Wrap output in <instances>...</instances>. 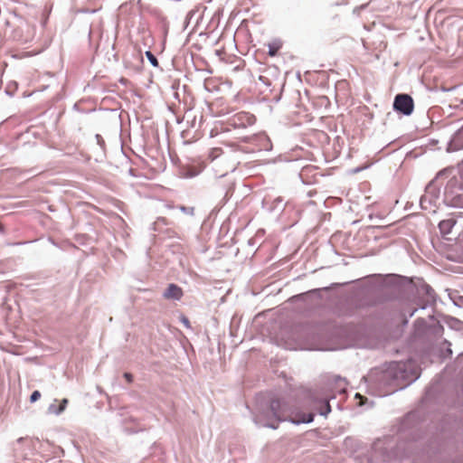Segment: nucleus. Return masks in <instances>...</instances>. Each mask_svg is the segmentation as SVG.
Returning <instances> with one entry per match:
<instances>
[{
  "label": "nucleus",
  "instance_id": "1",
  "mask_svg": "<svg viewBox=\"0 0 463 463\" xmlns=\"http://www.w3.org/2000/svg\"><path fill=\"white\" fill-rule=\"evenodd\" d=\"M420 376V369L415 361L391 362L372 369L364 380L368 392L384 397L402 390Z\"/></svg>",
  "mask_w": 463,
  "mask_h": 463
},
{
  "label": "nucleus",
  "instance_id": "2",
  "mask_svg": "<svg viewBox=\"0 0 463 463\" xmlns=\"http://www.w3.org/2000/svg\"><path fill=\"white\" fill-rule=\"evenodd\" d=\"M253 421L259 427L276 430L279 422L288 420L295 425L310 423L314 420V413H302L295 417L289 415L288 404L280 399H270L267 402H258L252 412Z\"/></svg>",
  "mask_w": 463,
  "mask_h": 463
},
{
  "label": "nucleus",
  "instance_id": "3",
  "mask_svg": "<svg viewBox=\"0 0 463 463\" xmlns=\"http://www.w3.org/2000/svg\"><path fill=\"white\" fill-rule=\"evenodd\" d=\"M242 140L248 144V146L242 148V151L246 153L270 151L272 149V143L265 133L244 137Z\"/></svg>",
  "mask_w": 463,
  "mask_h": 463
},
{
  "label": "nucleus",
  "instance_id": "4",
  "mask_svg": "<svg viewBox=\"0 0 463 463\" xmlns=\"http://www.w3.org/2000/svg\"><path fill=\"white\" fill-rule=\"evenodd\" d=\"M255 122L256 118L254 115L246 111H241L228 118L225 130L232 131L244 129L248 127L253 126Z\"/></svg>",
  "mask_w": 463,
  "mask_h": 463
},
{
  "label": "nucleus",
  "instance_id": "5",
  "mask_svg": "<svg viewBox=\"0 0 463 463\" xmlns=\"http://www.w3.org/2000/svg\"><path fill=\"white\" fill-rule=\"evenodd\" d=\"M331 325L327 323H308L301 327L307 340H320L327 337Z\"/></svg>",
  "mask_w": 463,
  "mask_h": 463
},
{
  "label": "nucleus",
  "instance_id": "6",
  "mask_svg": "<svg viewBox=\"0 0 463 463\" xmlns=\"http://www.w3.org/2000/svg\"><path fill=\"white\" fill-rule=\"evenodd\" d=\"M439 197V188L436 185V181H431L425 189V194L420 197V204L423 210H430L436 206V202Z\"/></svg>",
  "mask_w": 463,
  "mask_h": 463
},
{
  "label": "nucleus",
  "instance_id": "7",
  "mask_svg": "<svg viewBox=\"0 0 463 463\" xmlns=\"http://www.w3.org/2000/svg\"><path fill=\"white\" fill-rule=\"evenodd\" d=\"M393 109L404 116H410L414 109L413 99L408 94H397L393 100Z\"/></svg>",
  "mask_w": 463,
  "mask_h": 463
},
{
  "label": "nucleus",
  "instance_id": "8",
  "mask_svg": "<svg viewBox=\"0 0 463 463\" xmlns=\"http://www.w3.org/2000/svg\"><path fill=\"white\" fill-rule=\"evenodd\" d=\"M29 29V24L27 23H24L22 25L14 30L12 36L15 41L20 43H27L31 40Z\"/></svg>",
  "mask_w": 463,
  "mask_h": 463
},
{
  "label": "nucleus",
  "instance_id": "9",
  "mask_svg": "<svg viewBox=\"0 0 463 463\" xmlns=\"http://www.w3.org/2000/svg\"><path fill=\"white\" fill-rule=\"evenodd\" d=\"M463 148V126L452 136L448 143L447 151L454 152Z\"/></svg>",
  "mask_w": 463,
  "mask_h": 463
},
{
  "label": "nucleus",
  "instance_id": "10",
  "mask_svg": "<svg viewBox=\"0 0 463 463\" xmlns=\"http://www.w3.org/2000/svg\"><path fill=\"white\" fill-rule=\"evenodd\" d=\"M390 441H391V439H389V438H386L384 439H377L373 443V449L375 451H380L383 456L387 457L388 458H390L392 457H398L397 452H393V451L389 452L388 449L385 447V445H388Z\"/></svg>",
  "mask_w": 463,
  "mask_h": 463
},
{
  "label": "nucleus",
  "instance_id": "11",
  "mask_svg": "<svg viewBox=\"0 0 463 463\" xmlns=\"http://www.w3.org/2000/svg\"><path fill=\"white\" fill-rule=\"evenodd\" d=\"M163 296L165 298L179 300L183 297V290L175 284H169Z\"/></svg>",
  "mask_w": 463,
  "mask_h": 463
},
{
  "label": "nucleus",
  "instance_id": "12",
  "mask_svg": "<svg viewBox=\"0 0 463 463\" xmlns=\"http://www.w3.org/2000/svg\"><path fill=\"white\" fill-rule=\"evenodd\" d=\"M456 224V221L454 219H447L439 222V229L440 232L444 235L450 233L452 228Z\"/></svg>",
  "mask_w": 463,
  "mask_h": 463
},
{
  "label": "nucleus",
  "instance_id": "13",
  "mask_svg": "<svg viewBox=\"0 0 463 463\" xmlns=\"http://www.w3.org/2000/svg\"><path fill=\"white\" fill-rule=\"evenodd\" d=\"M422 289L425 291L427 296L426 304L420 307L421 309H425L429 304H433L435 302V292L433 288L429 285H424Z\"/></svg>",
  "mask_w": 463,
  "mask_h": 463
},
{
  "label": "nucleus",
  "instance_id": "14",
  "mask_svg": "<svg viewBox=\"0 0 463 463\" xmlns=\"http://www.w3.org/2000/svg\"><path fill=\"white\" fill-rule=\"evenodd\" d=\"M68 403L67 399H63L59 404V406H56L54 403L51 404L48 408L49 412L59 415L61 414L66 408V405Z\"/></svg>",
  "mask_w": 463,
  "mask_h": 463
},
{
  "label": "nucleus",
  "instance_id": "15",
  "mask_svg": "<svg viewBox=\"0 0 463 463\" xmlns=\"http://www.w3.org/2000/svg\"><path fill=\"white\" fill-rule=\"evenodd\" d=\"M428 327L427 321L424 318H417L414 322L415 332L418 334H422L426 331Z\"/></svg>",
  "mask_w": 463,
  "mask_h": 463
},
{
  "label": "nucleus",
  "instance_id": "16",
  "mask_svg": "<svg viewBox=\"0 0 463 463\" xmlns=\"http://www.w3.org/2000/svg\"><path fill=\"white\" fill-rule=\"evenodd\" d=\"M331 411V406L328 400H324L320 407L318 408V412L321 416H327L328 413Z\"/></svg>",
  "mask_w": 463,
  "mask_h": 463
},
{
  "label": "nucleus",
  "instance_id": "17",
  "mask_svg": "<svg viewBox=\"0 0 463 463\" xmlns=\"http://www.w3.org/2000/svg\"><path fill=\"white\" fill-rule=\"evenodd\" d=\"M280 47H281V43L277 41H275L271 43H269V55L275 56L278 53Z\"/></svg>",
  "mask_w": 463,
  "mask_h": 463
},
{
  "label": "nucleus",
  "instance_id": "18",
  "mask_svg": "<svg viewBox=\"0 0 463 463\" xmlns=\"http://www.w3.org/2000/svg\"><path fill=\"white\" fill-rule=\"evenodd\" d=\"M146 57L147 58L152 66L158 67V61L150 51L146 52Z\"/></svg>",
  "mask_w": 463,
  "mask_h": 463
},
{
  "label": "nucleus",
  "instance_id": "19",
  "mask_svg": "<svg viewBox=\"0 0 463 463\" xmlns=\"http://www.w3.org/2000/svg\"><path fill=\"white\" fill-rule=\"evenodd\" d=\"M41 397V392L39 391H34L32 392L31 396H30V402H35L36 401H38Z\"/></svg>",
  "mask_w": 463,
  "mask_h": 463
},
{
  "label": "nucleus",
  "instance_id": "20",
  "mask_svg": "<svg viewBox=\"0 0 463 463\" xmlns=\"http://www.w3.org/2000/svg\"><path fill=\"white\" fill-rule=\"evenodd\" d=\"M181 211L184 212L186 214L193 215L194 214V208L193 207H186V206H181Z\"/></svg>",
  "mask_w": 463,
  "mask_h": 463
},
{
  "label": "nucleus",
  "instance_id": "21",
  "mask_svg": "<svg viewBox=\"0 0 463 463\" xmlns=\"http://www.w3.org/2000/svg\"><path fill=\"white\" fill-rule=\"evenodd\" d=\"M283 203V199L281 197H277L273 201V208L277 209L279 208L280 204Z\"/></svg>",
  "mask_w": 463,
  "mask_h": 463
},
{
  "label": "nucleus",
  "instance_id": "22",
  "mask_svg": "<svg viewBox=\"0 0 463 463\" xmlns=\"http://www.w3.org/2000/svg\"><path fill=\"white\" fill-rule=\"evenodd\" d=\"M95 138L97 140V143L100 146V147H103L105 146V141L99 134H97L95 136Z\"/></svg>",
  "mask_w": 463,
  "mask_h": 463
},
{
  "label": "nucleus",
  "instance_id": "23",
  "mask_svg": "<svg viewBox=\"0 0 463 463\" xmlns=\"http://www.w3.org/2000/svg\"><path fill=\"white\" fill-rule=\"evenodd\" d=\"M124 378L128 381V383H131L133 382V375L130 373H125Z\"/></svg>",
  "mask_w": 463,
  "mask_h": 463
},
{
  "label": "nucleus",
  "instance_id": "24",
  "mask_svg": "<svg viewBox=\"0 0 463 463\" xmlns=\"http://www.w3.org/2000/svg\"><path fill=\"white\" fill-rule=\"evenodd\" d=\"M182 321H183L184 325L186 327H190V323H189V320H188V318H187V317H184L182 318Z\"/></svg>",
  "mask_w": 463,
  "mask_h": 463
},
{
  "label": "nucleus",
  "instance_id": "25",
  "mask_svg": "<svg viewBox=\"0 0 463 463\" xmlns=\"http://www.w3.org/2000/svg\"><path fill=\"white\" fill-rule=\"evenodd\" d=\"M455 183H456V181H455V180H452V179L449 181L448 185H447V186H446V188H445V194H447V193H448L449 185H453Z\"/></svg>",
  "mask_w": 463,
  "mask_h": 463
},
{
  "label": "nucleus",
  "instance_id": "26",
  "mask_svg": "<svg viewBox=\"0 0 463 463\" xmlns=\"http://www.w3.org/2000/svg\"><path fill=\"white\" fill-rule=\"evenodd\" d=\"M438 323V328L436 329V333H439V331H443V327L439 325V322Z\"/></svg>",
  "mask_w": 463,
  "mask_h": 463
},
{
  "label": "nucleus",
  "instance_id": "27",
  "mask_svg": "<svg viewBox=\"0 0 463 463\" xmlns=\"http://www.w3.org/2000/svg\"><path fill=\"white\" fill-rule=\"evenodd\" d=\"M416 311H417V308H413L411 311H410L409 312V317H411Z\"/></svg>",
  "mask_w": 463,
  "mask_h": 463
},
{
  "label": "nucleus",
  "instance_id": "28",
  "mask_svg": "<svg viewBox=\"0 0 463 463\" xmlns=\"http://www.w3.org/2000/svg\"><path fill=\"white\" fill-rule=\"evenodd\" d=\"M10 87L11 86H8V88L5 90V92H6V94L13 96V92H11L10 90H9Z\"/></svg>",
  "mask_w": 463,
  "mask_h": 463
},
{
  "label": "nucleus",
  "instance_id": "29",
  "mask_svg": "<svg viewBox=\"0 0 463 463\" xmlns=\"http://www.w3.org/2000/svg\"><path fill=\"white\" fill-rule=\"evenodd\" d=\"M444 172H445V171H440V172L438 174V175H437L436 179L439 178V177L444 174Z\"/></svg>",
  "mask_w": 463,
  "mask_h": 463
},
{
  "label": "nucleus",
  "instance_id": "30",
  "mask_svg": "<svg viewBox=\"0 0 463 463\" xmlns=\"http://www.w3.org/2000/svg\"><path fill=\"white\" fill-rule=\"evenodd\" d=\"M460 172H461V177L463 179V162H462V165H461V167H460Z\"/></svg>",
  "mask_w": 463,
  "mask_h": 463
},
{
  "label": "nucleus",
  "instance_id": "31",
  "mask_svg": "<svg viewBox=\"0 0 463 463\" xmlns=\"http://www.w3.org/2000/svg\"><path fill=\"white\" fill-rule=\"evenodd\" d=\"M447 353H448L449 354H452L451 349H450V348H448V349H447Z\"/></svg>",
  "mask_w": 463,
  "mask_h": 463
},
{
  "label": "nucleus",
  "instance_id": "32",
  "mask_svg": "<svg viewBox=\"0 0 463 463\" xmlns=\"http://www.w3.org/2000/svg\"><path fill=\"white\" fill-rule=\"evenodd\" d=\"M23 440H24V438H19V439H17V442H19V443H20V442H22Z\"/></svg>",
  "mask_w": 463,
  "mask_h": 463
},
{
  "label": "nucleus",
  "instance_id": "33",
  "mask_svg": "<svg viewBox=\"0 0 463 463\" xmlns=\"http://www.w3.org/2000/svg\"><path fill=\"white\" fill-rule=\"evenodd\" d=\"M365 5H361L360 7H358L359 9H364Z\"/></svg>",
  "mask_w": 463,
  "mask_h": 463
},
{
  "label": "nucleus",
  "instance_id": "34",
  "mask_svg": "<svg viewBox=\"0 0 463 463\" xmlns=\"http://www.w3.org/2000/svg\"><path fill=\"white\" fill-rule=\"evenodd\" d=\"M227 172H228V171H226L225 173L221 174V176L225 175L227 174Z\"/></svg>",
  "mask_w": 463,
  "mask_h": 463
},
{
  "label": "nucleus",
  "instance_id": "35",
  "mask_svg": "<svg viewBox=\"0 0 463 463\" xmlns=\"http://www.w3.org/2000/svg\"><path fill=\"white\" fill-rule=\"evenodd\" d=\"M234 169H235V166H234V165H232V166L231 167V170H232V171H233Z\"/></svg>",
  "mask_w": 463,
  "mask_h": 463
},
{
  "label": "nucleus",
  "instance_id": "36",
  "mask_svg": "<svg viewBox=\"0 0 463 463\" xmlns=\"http://www.w3.org/2000/svg\"><path fill=\"white\" fill-rule=\"evenodd\" d=\"M404 323H405V324H407V323H408V318H407V317L405 318Z\"/></svg>",
  "mask_w": 463,
  "mask_h": 463
},
{
  "label": "nucleus",
  "instance_id": "37",
  "mask_svg": "<svg viewBox=\"0 0 463 463\" xmlns=\"http://www.w3.org/2000/svg\"><path fill=\"white\" fill-rule=\"evenodd\" d=\"M0 232H3V227L2 226H0Z\"/></svg>",
  "mask_w": 463,
  "mask_h": 463
}]
</instances>
